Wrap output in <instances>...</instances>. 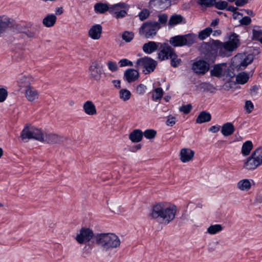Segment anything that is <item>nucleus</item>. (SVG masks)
I'll list each match as a JSON object with an SVG mask.
<instances>
[{"mask_svg": "<svg viewBox=\"0 0 262 262\" xmlns=\"http://www.w3.org/2000/svg\"><path fill=\"white\" fill-rule=\"evenodd\" d=\"M14 26V21L8 16H0V36Z\"/></svg>", "mask_w": 262, "mask_h": 262, "instance_id": "12", "label": "nucleus"}, {"mask_svg": "<svg viewBox=\"0 0 262 262\" xmlns=\"http://www.w3.org/2000/svg\"><path fill=\"white\" fill-rule=\"evenodd\" d=\"M149 10L147 9H144L139 13L138 16L140 20L143 21L149 17Z\"/></svg>", "mask_w": 262, "mask_h": 262, "instance_id": "44", "label": "nucleus"}, {"mask_svg": "<svg viewBox=\"0 0 262 262\" xmlns=\"http://www.w3.org/2000/svg\"><path fill=\"white\" fill-rule=\"evenodd\" d=\"M134 37V34L132 31H124L122 34V38L125 42L131 41Z\"/></svg>", "mask_w": 262, "mask_h": 262, "instance_id": "39", "label": "nucleus"}, {"mask_svg": "<svg viewBox=\"0 0 262 262\" xmlns=\"http://www.w3.org/2000/svg\"><path fill=\"white\" fill-rule=\"evenodd\" d=\"M89 72L91 80L99 81L103 74V66L101 63L98 61L92 62L89 67Z\"/></svg>", "mask_w": 262, "mask_h": 262, "instance_id": "9", "label": "nucleus"}, {"mask_svg": "<svg viewBox=\"0 0 262 262\" xmlns=\"http://www.w3.org/2000/svg\"><path fill=\"white\" fill-rule=\"evenodd\" d=\"M251 22V19L249 16H245L243 17L240 20L239 23L242 25H248Z\"/></svg>", "mask_w": 262, "mask_h": 262, "instance_id": "54", "label": "nucleus"}, {"mask_svg": "<svg viewBox=\"0 0 262 262\" xmlns=\"http://www.w3.org/2000/svg\"><path fill=\"white\" fill-rule=\"evenodd\" d=\"M146 90V86L143 84L138 85L136 88V92L138 94H143Z\"/></svg>", "mask_w": 262, "mask_h": 262, "instance_id": "53", "label": "nucleus"}, {"mask_svg": "<svg viewBox=\"0 0 262 262\" xmlns=\"http://www.w3.org/2000/svg\"><path fill=\"white\" fill-rule=\"evenodd\" d=\"M251 183L248 179H243L237 184V188L242 191L248 190L251 188Z\"/></svg>", "mask_w": 262, "mask_h": 262, "instance_id": "30", "label": "nucleus"}, {"mask_svg": "<svg viewBox=\"0 0 262 262\" xmlns=\"http://www.w3.org/2000/svg\"><path fill=\"white\" fill-rule=\"evenodd\" d=\"M119 64L120 67H123L125 66H133V64L132 61L128 60L127 59H122L119 61Z\"/></svg>", "mask_w": 262, "mask_h": 262, "instance_id": "52", "label": "nucleus"}, {"mask_svg": "<svg viewBox=\"0 0 262 262\" xmlns=\"http://www.w3.org/2000/svg\"><path fill=\"white\" fill-rule=\"evenodd\" d=\"M141 148V145L140 144L133 146L130 147V151L132 152H136Z\"/></svg>", "mask_w": 262, "mask_h": 262, "instance_id": "59", "label": "nucleus"}, {"mask_svg": "<svg viewBox=\"0 0 262 262\" xmlns=\"http://www.w3.org/2000/svg\"><path fill=\"white\" fill-rule=\"evenodd\" d=\"M93 231L88 228H82L79 231V233L77 234L75 239L78 243L80 244H85L89 242L92 238H94Z\"/></svg>", "mask_w": 262, "mask_h": 262, "instance_id": "11", "label": "nucleus"}, {"mask_svg": "<svg viewBox=\"0 0 262 262\" xmlns=\"http://www.w3.org/2000/svg\"><path fill=\"white\" fill-rule=\"evenodd\" d=\"M170 59H171V65L173 67H177L181 61V59L178 58L176 53L175 56H172V58H170Z\"/></svg>", "mask_w": 262, "mask_h": 262, "instance_id": "50", "label": "nucleus"}, {"mask_svg": "<svg viewBox=\"0 0 262 262\" xmlns=\"http://www.w3.org/2000/svg\"><path fill=\"white\" fill-rule=\"evenodd\" d=\"M94 242L103 250L118 248L120 245V240L118 236L112 233H97L94 236Z\"/></svg>", "mask_w": 262, "mask_h": 262, "instance_id": "3", "label": "nucleus"}, {"mask_svg": "<svg viewBox=\"0 0 262 262\" xmlns=\"http://www.w3.org/2000/svg\"><path fill=\"white\" fill-rule=\"evenodd\" d=\"M129 6L125 3H119L110 6V13L115 18L120 19L127 14Z\"/></svg>", "mask_w": 262, "mask_h": 262, "instance_id": "8", "label": "nucleus"}, {"mask_svg": "<svg viewBox=\"0 0 262 262\" xmlns=\"http://www.w3.org/2000/svg\"><path fill=\"white\" fill-rule=\"evenodd\" d=\"M219 19H215L213 20L210 24V26L211 27H215L217 26L219 24Z\"/></svg>", "mask_w": 262, "mask_h": 262, "instance_id": "62", "label": "nucleus"}, {"mask_svg": "<svg viewBox=\"0 0 262 262\" xmlns=\"http://www.w3.org/2000/svg\"><path fill=\"white\" fill-rule=\"evenodd\" d=\"M223 230L221 225L215 224L211 225L207 229V232L210 234H215Z\"/></svg>", "mask_w": 262, "mask_h": 262, "instance_id": "35", "label": "nucleus"}, {"mask_svg": "<svg viewBox=\"0 0 262 262\" xmlns=\"http://www.w3.org/2000/svg\"><path fill=\"white\" fill-rule=\"evenodd\" d=\"M253 147V144L251 141H247L243 144L242 153L244 156H247L250 153Z\"/></svg>", "mask_w": 262, "mask_h": 262, "instance_id": "31", "label": "nucleus"}, {"mask_svg": "<svg viewBox=\"0 0 262 262\" xmlns=\"http://www.w3.org/2000/svg\"><path fill=\"white\" fill-rule=\"evenodd\" d=\"M113 82L114 85L116 88H120V80H113Z\"/></svg>", "mask_w": 262, "mask_h": 262, "instance_id": "63", "label": "nucleus"}, {"mask_svg": "<svg viewBox=\"0 0 262 262\" xmlns=\"http://www.w3.org/2000/svg\"><path fill=\"white\" fill-rule=\"evenodd\" d=\"M195 37L191 34L177 35L169 39L170 44L174 47L190 46L195 41Z\"/></svg>", "mask_w": 262, "mask_h": 262, "instance_id": "6", "label": "nucleus"}, {"mask_svg": "<svg viewBox=\"0 0 262 262\" xmlns=\"http://www.w3.org/2000/svg\"><path fill=\"white\" fill-rule=\"evenodd\" d=\"M143 134L146 139H152L155 137L157 132L154 129H148L145 130Z\"/></svg>", "mask_w": 262, "mask_h": 262, "instance_id": "42", "label": "nucleus"}, {"mask_svg": "<svg viewBox=\"0 0 262 262\" xmlns=\"http://www.w3.org/2000/svg\"><path fill=\"white\" fill-rule=\"evenodd\" d=\"M8 95V93L7 90L5 88L0 86V103L4 102L6 100Z\"/></svg>", "mask_w": 262, "mask_h": 262, "instance_id": "45", "label": "nucleus"}, {"mask_svg": "<svg viewBox=\"0 0 262 262\" xmlns=\"http://www.w3.org/2000/svg\"><path fill=\"white\" fill-rule=\"evenodd\" d=\"M107 66L108 69L113 72H116L118 70V66L117 63L115 61L111 60L108 61L107 62Z\"/></svg>", "mask_w": 262, "mask_h": 262, "instance_id": "48", "label": "nucleus"}, {"mask_svg": "<svg viewBox=\"0 0 262 262\" xmlns=\"http://www.w3.org/2000/svg\"><path fill=\"white\" fill-rule=\"evenodd\" d=\"M176 206L170 203L162 202L155 204L151 210L149 216L154 220H160L167 225L175 218Z\"/></svg>", "mask_w": 262, "mask_h": 262, "instance_id": "1", "label": "nucleus"}, {"mask_svg": "<svg viewBox=\"0 0 262 262\" xmlns=\"http://www.w3.org/2000/svg\"><path fill=\"white\" fill-rule=\"evenodd\" d=\"M157 61L148 57H144L138 59L136 63V67L138 69H142L145 74H148L152 72L156 66Z\"/></svg>", "mask_w": 262, "mask_h": 262, "instance_id": "5", "label": "nucleus"}, {"mask_svg": "<svg viewBox=\"0 0 262 262\" xmlns=\"http://www.w3.org/2000/svg\"><path fill=\"white\" fill-rule=\"evenodd\" d=\"M139 74L137 70L128 69L124 74V78L128 82L130 83L136 81L139 78Z\"/></svg>", "mask_w": 262, "mask_h": 262, "instance_id": "20", "label": "nucleus"}, {"mask_svg": "<svg viewBox=\"0 0 262 262\" xmlns=\"http://www.w3.org/2000/svg\"><path fill=\"white\" fill-rule=\"evenodd\" d=\"M32 80L33 79L31 76L20 75L17 79V85L20 89L25 88V89H27L31 86V82Z\"/></svg>", "mask_w": 262, "mask_h": 262, "instance_id": "21", "label": "nucleus"}, {"mask_svg": "<svg viewBox=\"0 0 262 262\" xmlns=\"http://www.w3.org/2000/svg\"><path fill=\"white\" fill-rule=\"evenodd\" d=\"M56 14L57 15H60L63 13L62 9V8H57L56 9Z\"/></svg>", "mask_w": 262, "mask_h": 262, "instance_id": "64", "label": "nucleus"}, {"mask_svg": "<svg viewBox=\"0 0 262 262\" xmlns=\"http://www.w3.org/2000/svg\"><path fill=\"white\" fill-rule=\"evenodd\" d=\"M194 152L190 148H183L180 152V159L183 163L191 161L194 157Z\"/></svg>", "mask_w": 262, "mask_h": 262, "instance_id": "17", "label": "nucleus"}, {"mask_svg": "<svg viewBox=\"0 0 262 262\" xmlns=\"http://www.w3.org/2000/svg\"><path fill=\"white\" fill-rule=\"evenodd\" d=\"M211 119V114L206 111L201 112L196 119L197 123L201 124L203 123L209 122Z\"/></svg>", "mask_w": 262, "mask_h": 262, "instance_id": "27", "label": "nucleus"}, {"mask_svg": "<svg viewBox=\"0 0 262 262\" xmlns=\"http://www.w3.org/2000/svg\"><path fill=\"white\" fill-rule=\"evenodd\" d=\"M248 0H236L235 4L238 7H241L248 3Z\"/></svg>", "mask_w": 262, "mask_h": 262, "instance_id": "58", "label": "nucleus"}, {"mask_svg": "<svg viewBox=\"0 0 262 262\" xmlns=\"http://www.w3.org/2000/svg\"><path fill=\"white\" fill-rule=\"evenodd\" d=\"M259 90V86L257 85H254L252 86L250 89V94L251 96L255 95L257 94L258 91Z\"/></svg>", "mask_w": 262, "mask_h": 262, "instance_id": "55", "label": "nucleus"}, {"mask_svg": "<svg viewBox=\"0 0 262 262\" xmlns=\"http://www.w3.org/2000/svg\"><path fill=\"white\" fill-rule=\"evenodd\" d=\"M249 75L245 72L239 73L236 77V81L237 83L244 84L249 80Z\"/></svg>", "mask_w": 262, "mask_h": 262, "instance_id": "32", "label": "nucleus"}, {"mask_svg": "<svg viewBox=\"0 0 262 262\" xmlns=\"http://www.w3.org/2000/svg\"><path fill=\"white\" fill-rule=\"evenodd\" d=\"M20 137L23 140L33 139L39 141L43 140L41 130L33 126H25L21 132Z\"/></svg>", "mask_w": 262, "mask_h": 262, "instance_id": "7", "label": "nucleus"}, {"mask_svg": "<svg viewBox=\"0 0 262 262\" xmlns=\"http://www.w3.org/2000/svg\"><path fill=\"white\" fill-rule=\"evenodd\" d=\"M120 98L123 101L129 100L131 96V93L129 91L126 89H122L119 93Z\"/></svg>", "mask_w": 262, "mask_h": 262, "instance_id": "40", "label": "nucleus"}, {"mask_svg": "<svg viewBox=\"0 0 262 262\" xmlns=\"http://www.w3.org/2000/svg\"><path fill=\"white\" fill-rule=\"evenodd\" d=\"M253 156L255 157L256 159L262 165V147L257 148L252 153Z\"/></svg>", "mask_w": 262, "mask_h": 262, "instance_id": "41", "label": "nucleus"}, {"mask_svg": "<svg viewBox=\"0 0 262 262\" xmlns=\"http://www.w3.org/2000/svg\"><path fill=\"white\" fill-rule=\"evenodd\" d=\"M43 140L41 142H45L49 144H57L63 142L66 138L62 136H60L55 134H46L45 135L42 134Z\"/></svg>", "mask_w": 262, "mask_h": 262, "instance_id": "14", "label": "nucleus"}, {"mask_svg": "<svg viewBox=\"0 0 262 262\" xmlns=\"http://www.w3.org/2000/svg\"><path fill=\"white\" fill-rule=\"evenodd\" d=\"M219 130H220L219 126H215V125L211 126L210 127V128L209 129V130L210 132H211L212 133H215L217 132Z\"/></svg>", "mask_w": 262, "mask_h": 262, "instance_id": "60", "label": "nucleus"}, {"mask_svg": "<svg viewBox=\"0 0 262 262\" xmlns=\"http://www.w3.org/2000/svg\"><path fill=\"white\" fill-rule=\"evenodd\" d=\"M168 20V15L166 14H162L158 15V21L156 23L159 25V30L162 27L166 25Z\"/></svg>", "mask_w": 262, "mask_h": 262, "instance_id": "36", "label": "nucleus"}, {"mask_svg": "<svg viewBox=\"0 0 262 262\" xmlns=\"http://www.w3.org/2000/svg\"><path fill=\"white\" fill-rule=\"evenodd\" d=\"M223 66H225V63L215 64L210 71L211 75L216 77H221L223 72Z\"/></svg>", "mask_w": 262, "mask_h": 262, "instance_id": "28", "label": "nucleus"}, {"mask_svg": "<svg viewBox=\"0 0 262 262\" xmlns=\"http://www.w3.org/2000/svg\"><path fill=\"white\" fill-rule=\"evenodd\" d=\"M175 123H176V118L174 117H169L166 121V124L168 126H172Z\"/></svg>", "mask_w": 262, "mask_h": 262, "instance_id": "57", "label": "nucleus"}, {"mask_svg": "<svg viewBox=\"0 0 262 262\" xmlns=\"http://www.w3.org/2000/svg\"><path fill=\"white\" fill-rule=\"evenodd\" d=\"M56 16L54 14H48L42 19V24L47 28L53 27L56 23Z\"/></svg>", "mask_w": 262, "mask_h": 262, "instance_id": "24", "label": "nucleus"}, {"mask_svg": "<svg viewBox=\"0 0 262 262\" xmlns=\"http://www.w3.org/2000/svg\"><path fill=\"white\" fill-rule=\"evenodd\" d=\"M24 94L25 97L29 102H34L39 98L38 92L32 86L25 89Z\"/></svg>", "mask_w": 262, "mask_h": 262, "instance_id": "18", "label": "nucleus"}, {"mask_svg": "<svg viewBox=\"0 0 262 262\" xmlns=\"http://www.w3.org/2000/svg\"><path fill=\"white\" fill-rule=\"evenodd\" d=\"M200 86L201 88H203V89H208L211 86V85L209 83H207V82H202L200 84Z\"/></svg>", "mask_w": 262, "mask_h": 262, "instance_id": "61", "label": "nucleus"}, {"mask_svg": "<svg viewBox=\"0 0 262 262\" xmlns=\"http://www.w3.org/2000/svg\"><path fill=\"white\" fill-rule=\"evenodd\" d=\"M228 40L222 42L219 40H213L210 43L212 50L218 52L221 57H229L232 53L235 50L239 45L238 35L235 33H231L228 35Z\"/></svg>", "mask_w": 262, "mask_h": 262, "instance_id": "2", "label": "nucleus"}, {"mask_svg": "<svg viewBox=\"0 0 262 262\" xmlns=\"http://www.w3.org/2000/svg\"><path fill=\"white\" fill-rule=\"evenodd\" d=\"M252 38L260 42V39L262 38V30L253 29L252 30Z\"/></svg>", "mask_w": 262, "mask_h": 262, "instance_id": "47", "label": "nucleus"}, {"mask_svg": "<svg viewBox=\"0 0 262 262\" xmlns=\"http://www.w3.org/2000/svg\"><path fill=\"white\" fill-rule=\"evenodd\" d=\"M102 31V27L100 25H95L89 30L88 35L94 40H98L101 37Z\"/></svg>", "mask_w": 262, "mask_h": 262, "instance_id": "16", "label": "nucleus"}, {"mask_svg": "<svg viewBox=\"0 0 262 262\" xmlns=\"http://www.w3.org/2000/svg\"><path fill=\"white\" fill-rule=\"evenodd\" d=\"M160 48L161 50L158 53V57L160 60H165L175 56L174 49L167 43H161Z\"/></svg>", "mask_w": 262, "mask_h": 262, "instance_id": "10", "label": "nucleus"}, {"mask_svg": "<svg viewBox=\"0 0 262 262\" xmlns=\"http://www.w3.org/2000/svg\"><path fill=\"white\" fill-rule=\"evenodd\" d=\"M192 69L195 73L204 75L208 71L209 64L203 60H199L192 64Z\"/></svg>", "mask_w": 262, "mask_h": 262, "instance_id": "13", "label": "nucleus"}, {"mask_svg": "<svg viewBox=\"0 0 262 262\" xmlns=\"http://www.w3.org/2000/svg\"><path fill=\"white\" fill-rule=\"evenodd\" d=\"M183 17L180 15H172L168 21L169 26H173L177 25L182 22Z\"/></svg>", "mask_w": 262, "mask_h": 262, "instance_id": "34", "label": "nucleus"}, {"mask_svg": "<svg viewBox=\"0 0 262 262\" xmlns=\"http://www.w3.org/2000/svg\"><path fill=\"white\" fill-rule=\"evenodd\" d=\"M163 95V91L161 88H158L153 90L152 93V99L155 101L160 99Z\"/></svg>", "mask_w": 262, "mask_h": 262, "instance_id": "37", "label": "nucleus"}, {"mask_svg": "<svg viewBox=\"0 0 262 262\" xmlns=\"http://www.w3.org/2000/svg\"><path fill=\"white\" fill-rule=\"evenodd\" d=\"M83 109L84 113L88 115L93 116L97 114L96 106L94 103L91 100L86 101L84 103Z\"/></svg>", "mask_w": 262, "mask_h": 262, "instance_id": "22", "label": "nucleus"}, {"mask_svg": "<svg viewBox=\"0 0 262 262\" xmlns=\"http://www.w3.org/2000/svg\"><path fill=\"white\" fill-rule=\"evenodd\" d=\"M237 9V8L236 7H235L234 6H230L228 7H227V10L228 11H229L230 12H234V14H237V15H243V14L239 12H236V10ZM234 15H233V18L234 19L236 18V17L235 16H234Z\"/></svg>", "mask_w": 262, "mask_h": 262, "instance_id": "56", "label": "nucleus"}, {"mask_svg": "<svg viewBox=\"0 0 262 262\" xmlns=\"http://www.w3.org/2000/svg\"><path fill=\"white\" fill-rule=\"evenodd\" d=\"M261 165L256 159L255 157L251 155L245 160L243 168L248 170H253L256 169Z\"/></svg>", "mask_w": 262, "mask_h": 262, "instance_id": "15", "label": "nucleus"}, {"mask_svg": "<svg viewBox=\"0 0 262 262\" xmlns=\"http://www.w3.org/2000/svg\"><path fill=\"white\" fill-rule=\"evenodd\" d=\"M150 5L160 9H165L171 5V0H150Z\"/></svg>", "mask_w": 262, "mask_h": 262, "instance_id": "23", "label": "nucleus"}, {"mask_svg": "<svg viewBox=\"0 0 262 262\" xmlns=\"http://www.w3.org/2000/svg\"><path fill=\"white\" fill-rule=\"evenodd\" d=\"M212 32V29L210 27H207L199 33V38L201 40H204L208 37Z\"/></svg>", "mask_w": 262, "mask_h": 262, "instance_id": "38", "label": "nucleus"}, {"mask_svg": "<svg viewBox=\"0 0 262 262\" xmlns=\"http://www.w3.org/2000/svg\"><path fill=\"white\" fill-rule=\"evenodd\" d=\"M159 30V25L156 21L148 20L143 23L139 29V35L146 39H152Z\"/></svg>", "mask_w": 262, "mask_h": 262, "instance_id": "4", "label": "nucleus"}, {"mask_svg": "<svg viewBox=\"0 0 262 262\" xmlns=\"http://www.w3.org/2000/svg\"><path fill=\"white\" fill-rule=\"evenodd\" d=\"M143 132L139 129L134 130L129 135V139L134 143L140 142L143 138Z\"/></svg>", "mask_w": 262, "mask_h": 262, "instance_id": "26", "label": "nucleus"}, {"mask_svg": "<svg viewBox=\"0 0 262 262\" xmlns=\"http://www.w3.org/2000/svg\"><path fill=\"white\" fill-rule=\"evenodd\" d=\"M253 56L249 54L241 62L239 65L238 69L240 70H244L248 64L252 63L253 60Z\"/></svg>", "mask_w": 262, "mask_h": 262, "instance_id": "33", "label": "nucleus"}, {"mask_svg": "<svg viewBox=\"0 0 262 262\" xmlns=\"http://www.w3.org/2000/svg\"><path fill=\"white\" fill-rule=\"evenodd\" d=\"M235 130L233 124L231 122H227L223 125L221 128V133L224 136H229L233 134Z\"/></svg>", "mask_w": 262, "mask_h": 262, "instance_id": "25", "label": "nucleus"}, {"mask_svg": "<svg viewBox=\"0 0 262 262\" xmlns=\"http://www.w3.org/2000/svg\"><path fill=\"white\" fill-rule=\"evenodd\" d=\"M215 0H199L198 3L202 6L210 7L214 6Z\"/></svg>", "mask_w": 262, "mask_h": 262, "instance_id": "46", "label": "nucleus"}, {"mask_svg": "<svg viewBox=\"0 0 262 262\" xmlns=\"http://www.w3.org/2000/svg\"><path fill=\"white\" fill-rule=\"evenodd\" d=\"M95 11L99 13H104L106 11L110 12V6L106 4L98 3L94 6Z\"/></svg>", "mask_w": 262, "mask_h": 262, "instance_id": "29", "label": "nucleus"}, {"mask_svg": "<svg viewBox=\"0 0 262 262\" xmlns=\"http://www.w3.org/2000/svg\"><path fill=\"white\" fill-rule=\"evenodd\" d=\"M192 108V106L190 104L182 105L179 108L180 112H183L184 114H187L189 113Z\"/></svg>", "mask_w": 262, "mask_h": 262, "instance_id": "51", "label": "nucleus"}, {"mask_svg": "<svg viewBox=\"0 0 262 262\" xmlns=\"http://www.w3.org/2000/svg\"><path fill=\"white\" fill-rule=\"evenodd\" d=\"M254 106L251 100H246L245 101L244 109L247 114L251 113L254 110Z\"/></svg>", "mask_w": 262, "mask_h": 262, "instance_id": "43", "label": "nucleus"}, {"mask_svg": "<svg viewBox=\"0 0 262 262\" xmlns=\"http://www.w3.org/2000/svg\"><path fill=\"white\" fill-rule=\"evenodd\" d=\"M215 8L219 10H223L226 9L228 6V3L226 1H221L215 2L214 5Z\"/></svg>", "mask_w": 262, "mask_h": 262, "instance_id": "49", "label": "nucleus"}, {"mask_svg": "<svg viewBox=\"0 0 262 262\" xmlns=\"http://www.w3.org/2000/svg\"><path fill=\"white\" fill-rule=\"evenodd\" d=\"M161 43L154 41H149L143 45L142 50L146 54H151L156 52L158 49Z\"/></svg>", "mask_w": 262, "mask_h": 262, "instance_id": "19", "label": "nucleus"}]
</instances>
